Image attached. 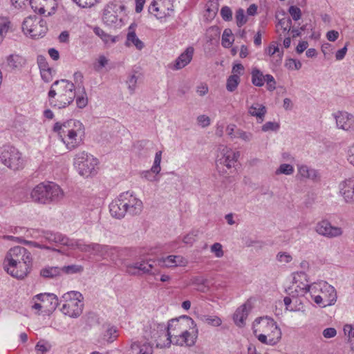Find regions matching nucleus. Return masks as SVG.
<instances>
[{"mask_svg":"<svg viewBox=\"0 0 354 354\" xmlns=\"http://www.w3.org/2000/svg\"><path fill=\"white\" fill-rule=\"evenodd\" d=\"M304 272L297 273L294 277L295 281V290L298 295H304L305 293L309 292L312 299L321 307L331 306L335 304L337 300V292L333 286L325 281L311 285L302 284V286L297 285L299 279H306Z\"/></svg>","mask_w":354,"mask_h":354,"instance_id":"1","label":"nucleus"},{"mask_svg":"<svg viewBox=\"0 0 354 354\" xmlns=\"http://www.w3.org/2000/svg\"><path fill=\"white\" fill-rule=\"evenodd\" d=\"M32 264L31 253L22 246H15L7 252L3 267L12 277L24 279L30 272Z\"/></svg>","mask_w":354,"mask_h":354,"instance_id":"2","label":"nucleus"},{"mask_svg":"<svg viewBox=\"0 0 354 354\" xmlns=\"http://www.w3.org/2000/svg\"><path fill=\"white\" fill-rule=\"evenodd\" d=\"M54 131L57 132L66 148L73 150L83 142L84 127L77 120H70L64 124L55 123Z\"/></svg>","mask_w":354,"mask_h":354,"instance_id":"3","label":"nucleus"},{"mask_svg":"<svg viewBox=\"0 0 354 354\" xmlns=\"http://www.w3.org/2000/svg\"><path fill=\"white\" fill-rule=\"evenodd\" d=\"M57 94L56 102L53 104L59 109L64 108L71 104L75 97V85L66 80L55 81L48 92L50 99L54 98Z\"/></svg>","mask_w":354,"mask_h":354,"instance_id":"4","label":"nucleus"},{"mask_svg":"<svg viewBox=\"0 0 354 354\" xmlns=\"http://www.w3.org/2000/svg\"><path fill=\"white\" fill-rule=\"evenodd\" d=\"M64 192L59 185L53 183H41L35 186L30 192L32 200L41 204H49L60 201Z\"/></svg>","mask_w":354,"mask_h":354,"instance_id":"5","label":"nucleus"},{"mask_svg":"<svg viewBox=\"0 0 354 354\" xmlns=\"http://www.w3.org/2000/svg\"><path fill=\"white\" fill-rule=\"evenodd\" d=\"M82 295L79 292L71 291L65 293L61 299L63 303L62 311L71 317H79L83 310Z\"/></svg>","mask_w":354,"mask_h":354,"instance_id":"6","label":"nucleus"},{"mask_svg":"<svg viewBox=\"0 0 354 354\" xmlns=\"http://www.w3.org/2000/svg\"><path fill=\"white\" fill-rule=\"evenodd\" d=\"M97 164V160L85 151L77 153L74 159V165L79 174L84 177H88L96 173Z\"/></svg>","mask_w":354,"mask_h":354,"instance_id":"7","label":"nucleus"},{"mask_svg":"<svg viewBox=\"0 0 354 354\" xmlns=\"http://www.w3.org/2000/svg\"><path fill=\"white\" fill-rule=\"evenodd\" d=\"M3 165L12 170H19L24 167V160L19 150L12 146H4L0 154Z\"/></svg>","mask_w":354,"mask_h":354,"instance_id":"8","label":"nucleus"},{"mask_svg":"<svg viewBox=\"0 0 354 354\" xmlns=\"http://www.w3.org/2000/svg\"><path fill=\"white\" fill-rule=\"evenodd\" d=\"M22 30L26 35L33 39L43 37L47 31L46 22L36 16L25 19L22 24Z\"/></svg>","mask_w":354,"mask_h":354,"instance_id":"9","label":"nucleus"},{"mask_svg":"<svg viewBox=\"0 0 354 354\" xmlns=\"http://www.w3.org/2000/svg\"><path fill=\"white\" fill-rule=\"evenodd\" d=\"M196 325L194 321L188 316L170 320L167 326V339L170 340L174 337H178L177 335L180 333L188 331Z\"/></svg>","mask_w":354,"mask_h":354,"instance_id":"10","label":"nucleus"},{"mask_svg":"<svg viewBox=\"0 0 354 354\" xmlns=\"http://www.w3.org/2000/svg\"><path fill=\"white\" fill-rule=\"evenodd\" d=\"M79 250L84 252H90L93 255L101 257L103 259H114L118 257V250L115 248L98 243L84 244L81 242L79 245Z\"/></svg>","mask_w":354,"mask_h":354,"instance_id":"11","label":"nucleus"},{"mask_svg":"<svg viewBox=\"0 0 354 354\" xmlns=\"http://www.w3.org/2000/svg\"><path fill=\"white\" fill-rule=\"evenodd\" d=\"M257 330L263 332L269 337V344H274L281 339V333L280 328L277 326L276 322L271 318H261L259 322L258 328L254 330L257 333Z\"/></svg>","mask_w":354,"mask_h":354,"instance_id":"12","label":"nucleus"},{"mask_svg":"<svg viewBox=\"0 0 354 354\" xmlns=\"http://www.w3.org/2000/svg\"><path fill=\"white\" fill-rule=\"evenodd\" d=\"M149 12L157 19L169 17L174 12L172 0H153L149 7Z\"/></svg>","mask_w":354,"mask_h":354,"instance_id":"13","label":"nucleus"},{"mask_svg":"<svg viewBox=\"0 0 354 354\" xmlns=\"http://www.w3.org/2000/svg\"><path fill=\"white\" fill-rule=\"evenodd\" d=\"M220 154L218 156L217 160V169L220 170L221 167H226L230 169L234 167L235 163L237 162L239 157V152L234 151L232 149L221 145L219 147Z\"/></svg>","mask_w":354,"mask_h":354,"instance_id":"14","label":"nucleus"},{"mask_svg":"<svg viewBox=\"0 0 354 354\" xmlns=\"http://www.w3.org/2000/svg\"><path fill=\"white\" fill-rule=\"evenodd\" d=\"M124 9V6L117 3L107 4L103 12V21L109 26L119 25L122 19L119 14Z\"/></svg>","mask_w":354,"mask_h":354,"instance_id":"15","label":"nucleus"},{"mask_svg":"<svg viewBox=\"0 0 354 354\" xmlns=\"http://www.w3.org/2000/svg\"><path fill=\"white\" fill-rule=\"evenodd\" d=\"M155 267L154 261H141L133 263H129L125 266V271L131 275H139L140 274H155L153 272Z\"/></svg>","mask_w":354,"mask_h":354,"instance_id":"16","label":"nucleus"},{"mask_svg":"<svg viewBox=\"0 0 354 354\" xmlns=\"http://www.w3.org/2000/svg\"><path fill=\"white\" fill-rule=\"evenodd\" d=\"M252 82L256 86H262L265 82L267 84V88L270 91H272L276 88V81L272 75L267 74L264 75L263 73L258 68L252 69Z\"/></svg>","mask_w":354,"mask_h":354,"instance_id":"17","label":"nucleus"},{"mask_svg":"<svg viewBox=\"0 0 354 354\" xmlns=\"http://www.w3.org/2000/svg\"><path fill=\"white\" fill-rule=\"evenodd\" d=\"M315 230L317 234L330 239L339 236L343 233L341 227L333 226L328 220L318 222Z\"/></svg>","mask_w":354,"mask_h":354,"instance_id":"18","label":"nucleus"},{"mask_svg":"<svg viewBox=\"0 0 354 354\" xmlns=\"http://www.w3.org/2000/svg\"><path fill=\"white\" fill-rule=\"evenodd\" d=\"M122 198L127 213L131 215L140 214L142 209V202L129 192L122 194Z\"/></svg>","mask_w":354,"mask_h":354,"instance_id":"19","label":"nucleus"},{"mask_svg":"<svg viewBox=\"0 0 354 354\" xmlns=\"http://www.w3.org/2000/svg\"><path fill=\"white\" fill-rule=\"evenodd\" d=\"M198 335V329L196 325L193 326L192 329L185 331V333H180L178 337H174L169 340V344H173L178 346H191L195 344Z\"/></svg>","mask_w":354,"mask_h":354,"instance_id":"20","label":"nucleus"},{"mask_svg":"<svg viewBox=\"0 0 354 354\" xmlns=\"http://www.w3.org/2000/svg\"><path fill=\"white\" fill-rule=\"evenodd\" d=\"M29 4L35 12L50 15L57 6V0H29Z\"/></svg>","mask_w":354,"mask_h":354,"instance_id":"21","label":"nucleus"},{"mask_svg":"<svg viewBox=\"0 0 354 354\" xmlns=\"http://www.w3.org/2000/svg\"><path fill=\"white\" fill-rule=\"evenodd\" d=\"M337 126L343 130L354 129V116L347 112H339L335 116Z\"/></svg>","mask_w":354,"mask_h":354,"instance_id":"22","label":"nucleus"},{"mask_svg":"<svg viewBox=\"0 0 354 354\" xmlns=\"http://www.w3.org/2000/svg\"><path fill=\"white\" fill-rule=\"evenodd\" d=\"M226 132L227 135L232 138H240L242 140L248 142L252 140L253 135L250 132L245 131L241 129L237 128L234 124H230L227 126Z\"/></svg>","mask_w":354,"mask_h":354,"instance_id":"23","label":"nucleus"},{"mask_svg":"<svg viewBox=\"0 0 354 354\" xmlns=\"http://www.w3.org/2000/svg\"><path fill=\"white\" fill-rule=\"evenodd\" d=\"M340 193L347 203H354V180L348 179L340 185Z\"/></svg>","mask_w":354,"mask_h":354,"instance_id":"24","label":"nucleus"},{"mask_svg":"<svg viewBox=\"0 0 354 354\" xmlns=\"http://www.w3.org/2000/svg\"><path fill=\"white\" fill-rule=\"evenodd\" d=\"M35 297L41 301L44 306V308L48 310H55L59 304V299L57 297L51 293L39 294Z\"/></svg>","mask_w":354,"mask_h":354,"instance_id":"25","label":"nucleus"},{"mask_svg":"<svg viewBox=\"0 0 354 354\" xmlns=\"http://www.w3.org/2000/svg\"><path fill=\"white\" fill-rule=\"evenodd\" d=\"M123 205L124 202L121 194L119 197L113 201L109 205V210L112 216L116 218H121L124 216L127 212Z\"/></svg>","mask_w":354,"mask_h":354,"instance_id":"26","label":"nucleus"},{"mask_svg":"<svg viewBox=\"0 0 354 354\" xmlns=\"http://www.w3.org/2000/svg\"><path fill=\"white\" fill-rule=\"evenodd\" d=\"M136 24H131L128 28L127 35L126 46H134L138 50H142L144 48V43L137 37L136 34Z\"/></svg>","mask_w":354,"mask_h":354,"instance_id":"27","label":"nucleus"},{"mask_svg":"<svg viewBox=\"0 0 354 354\" xmlns=\"http://www.w3.org/2000/svg\"><path fill=\"white\" fill-rule=\"evenodd\" d=\"M159 263H162V266L167 268H172L176 266H185L187 263V261L180 255H169L166 258L160 259Z\"/></svg>","mask_w":354,"mask_h":354,"instance_id":"28","label":"nucleus"},{"mask_svg":"<svg viewBox=\"0 0 354 354\" xmlns=\"http://www.w3.org/2000/svg\"><path fill=\"white\" fill-rule=\"evenodd\" d=\"M194 48L188 47L176 60L174 68L180 69L187 66L192 59Z\"/></svg>","mask_w":354,"mask_h":354,"instance_id":"29","label":"nucleus"},{"mask_svg":"<svg viewBox=\"0 0 354 354\" xmlns=\"http://www.w3.org/2000/svg\"><path fill=\"white\" fill-rule=\"evenodd\" d=\"M54 236L53 243L66 245L73 250H79V245H81V242L80 241L71 240L68 237L59 233H54Z\"/></svg>","mask_w":354,"mask_h":354,"instance_id":"30","label":"nucleus"},{"mask_svg":"<svg viewBox=\"0 0 354 354\" xmlns=\"http://www.w3.org/2000/svg\"><path fill=\"white\" fill-rule=\"evenodd\" d=\"M247 306V304L241 306L234 314V321L239 326L244 325V322L248 315L249 308H248Z\"/></svg>","mask_w":354,"mask_h":354,"instance_id":"31","label":"nucleus"},{"mask_svg":"<svg viewBox=\"0 0 354 354\" xmlns=\"http://www.w3.org/2000/svg\"><path fill=\"white\" fill-rule=\"evenodd\" d=\"M40 275L46 279H54L62 275L59 267L47 266L40 270Z\"/></svg>","mask_w":354,"mask_h":354,"instance_id":"32","label":"nucleus"},{"mask_svg":"<svg viewBox=\"0 0 354 354\" xmlns=\"http://www.w3.org/2000/svg\"><path fill=\"white\" fill-rule=\"evenodd\" d=\"M12 30L11 21L7 17H0V44L7 33Z\"/></svg>","mask_w":354,"mask_h":354,"instance_id":"33","label":"nucleus"},{"mask_svg":"<svg viewBox=\"0 0 354 354\" xmlns=\"http://www.w3.org/2000/svg\"><path fill=\"white\" fill-rule=\"evenodd\" d=\"M93 32L102 39V40L105 44H113L115 43L118 40V36H111L106 32H105L102 28L99 27H95L93 28Z\"/></svg>","mask_w":354,"mask_h":354,"instance_id":"34","label":"nucleus"},{"mask_svg":"<svg viewBox=\"0 0 354 354\" xmlns=\"http://www.w3.org/2000/svg\"><path fill=\"white\" fill-rule=\"evenodd\" d=\"M249 113L262 120L266 113V107L260 104H254L249 108Z\"/></svg>","mask_w":354,"mask_h":354,"instance_id":"35","label":"nucleus"},{"mask_svg":"<svg viewBox=\"0 0 354 354\" xmlns=\"http://www.w3.org/2000/svg\"><path fill=\"white\" fill-rule=\"evenodd\" d=\"M7 63L11 68H17L24 64V59L19 55L12 54L7 57Z\"/></svg>","mask_w":354,"mask_h":354,"instance_id":"36","label":"nucleus"},{"mask_svg":"<svg viewBox=\"0 0 354 354\" xmlns=\"http://www.w3.org/2000/svg\"><path fill=\"white\" fill-rule=\"evenodd\" d=\"M295 292H297L296 295L293 294V292H292L291 293H290V295H291V297H286L284 299H283V301H284V304L286 306V308L287 310H292V311H295V310H301V307H297V306H292L291 304L292 303H295L297 304V301H298V298H297V296H299V295H298V292L295 290Z\"/></svg>","mask_w":354,"mask_h":354,"instance_id":"37","label":"nucleus"},{"mask_svg":"<svg viewBox=\"0 0 354 354\" xmlns=\"http://www.w3.org/2000/svg\"><path fill=\"white\" fill-rule=\"evenodd\" d=\"M240 82V77L236 74H233L227 80L226 88L230 92L235 91Z\"/></svg>","mask_w":354,"mask_h":354,"instance_id":"38","label":"nucleus"},{"mask_svg":"<svg viewBox=\"0 0 354 354\" xmlns=\"http://www.w3.org/2000/svg\"><path fill=\"white\" fill-rule=\"evenodd\" d=\"M298 169L299 174L304 178L315 179L317 177V171L306 165L300 166Z\"/></svg>","mask_w":354,"mask_h":354,"instance_id":"39","label":"nucleus"},{"mask_svg":"<svg viewBox=\"0 0 354 354\" xmlns=\"http://www.w3.org/2000/svg\"><path fill=\"white\" fill-rule=\"evenodd\" d=\"M232 32L230 28L224 30L222 35V45L225 48H230L233 44Z\"/></svg>","mask_w":354,"mask_h":354,"instance_id":"40","label":"nucleus"},{"mask_svg":"<svg viewBox=\"0 0 354 354\" xmlns=\"http://www.w3.org/2000/svg\"><path fill=\"white\" fill-rule=\"evenodd\" d=\"M50 348L51 345L44 340L39 341L35 346V350L38 354H45L50 351Z\"/></svg>","mask_w":354,"mask_h":354,"instance_id":"41","label":"nucleus"},{"mask_svg":"<svg viewBox=\"0 0 354 354\" xmlns=\"http://www.w3.org/2000/svg\"><path fill=\"white\" fill-rule=\"evenodd\" d=\"M236 21L238 27H241L243 26L248 21L247 17L245 15L244 10L242 8H239L236 12Z\"/></svg>","mask_w":354,"mask_h":354,"instance_id":"42","label":"nucleus"},{"mask_svg":"<svg viewBox=\"0 0 354 354\" xmlns=\"http://www.w3.org/2000/svg\"><path fill=\"white\" fill-rule=\"evenodd\" d=\"M162 158V151H159L156 153L153 165L151 169L153 173L158 174L160 171V162Z\"/></svg>","mask_w":354,"mask_h":354,"instance_id":"43","label":"nucleus"},{"mask_svg":"<svg viewBox=\"0 0 354 354\" xmlns=\"http://www.w3.org/2000/svg\"><path fill=\"white\" fill-rule=\"evenodd\" d=\"M345 335L348 337V341L351 344L352 349L354 347V327L351 325L346 324L344 327Z\"/></svg>","mask_w":354,"mask_h":354,"instance_id":"44","label":"nucleus"},{"mask_svg":"<svg viewBox=\"0 0 354 354\" xmlns=\"http://www.w3.org/2000/svg\"><path fill=\"white\" fill-rule=\"evenodd\" d=\"M62 270V274H73L80 272L83 270V268L81 266L77 265H71L67 266H64L60 268Z\"/></svg>","mask_w":354,"mask_h":354,"instance_id":"45","label":"nucleus"},{"mask_svg":"<svg viewBox=\"0 0 354 354\" xmlns=\"http://www.w3.org/2000/svg\"><path fill=\"white\" fill-rule=\"evenodd\" d=\"M288 12L295 21H298L301 17V9L295 6H291L288 9Z\"/></svg>","mask_w":354,"mask_h":354,"instance_id":"46","label":"nucleus"},{"mask_svg":"<svg viewBox=\"0 0 354 354\" xmlns=\"http://www.w3.org/2000/svg\"><path fill=\"white\" fill-rule=\"evenodd\" d=\"M294 171L293 167L289 164H282L277 170L276 174H284L286 175L292 174Z\"/></svg>","mask_w":354,"mask_h":354,"instance_id":"47","label":"nucleus"},{"mask_svg":"<svg viewBox=\"0 0 354 354\" xmlns=\"http://www.w3.org/2000/svg\"><path fill=\"white\" fill-rule=\"evenodd\" d=\"M221 15L224 21H230L232 19V12L228 6H223L221 8Z\"/></svg>","mask_w":354,"mask_h":354,"instance_id":"48","label":"nucleus"},{"mask_svg":"<svg viewBox=\"0 0 354 354\" xmlns=\"http://www.w3.org/2000/svg\"><path fill=\"white\" fill-rule=\"evenodd\" d=\"M88 104V98L85 91H83V95L78 96L76 98V104L80 109L84 108Z\"/></svg>","mask_w":354,"mask_h":354,"instance_id":"49","label":"nucleus"},{"mask_svg":"<svg viewBox=\"0 0 354 354\" xmlns=\"http://www.w3.org/2000/svg\"><path fill=\"white\" fill-rule=\"evenodd\" d=\"M99 0H73L79 6L82 8H90L98 2Z\"/></svg>","mask_w":354,"mask_h":354,"instance_id":"50","label":"nucleus"},{"mask_svg":"<svg viewBox=\"0 0 354 354\" xmlns=\"http://www.w3.org/2000/svg\"><path fill=\"white\" fill-rule=\"evenodd\" d=\"M203 320H205L209 324L212 326H218L221 324V319L216 316H204Z\"/></svg>","mask_w":354,"mask_h":354,"instance_id":"51","label":"nucleus"},{"mask_svg":"<svg viewBox=\"0 0 354 354\" xmlns=\"http://www.w3.org/2000/svg\"><path fill=\"white\" fill-rule=\"evenodd\" d=\"M211 252L214 253L216 257L219 258L223 256L222 245L219 243H215L212 245Z\"/></svg>","mask_w":354,"mask_h":354,"instance_id":"52","label":"nucleus"},{"mask_svg":"<svg viewBox=\"0 0 354 354\" xmlns=\"http://www.w3.org/2000/svg\"><path fill=\"white\" fill-rule=\"evenodd\" d=\"M197 121L202 127H206L210 124V118L205 115L198 116Z\"/></svg>","mask_w":354,"mask_h":354,"instance_id":"53","label":"nucleus"},{"mask_svg":"<svg viewBox=\"0 0 354 354\" xmlns=\"http://www.w3.org/2000/svg\"><path fill=\"white\" fill-rule=\"evenodd\" d=\"M279 125L276 122H268L262 126V131H268L270 130L276 131L279 129Z\"/></svg>","mask_w":354,"mask_h":354,"instance_id":"54","label":"nucleus"},{"mask_svg":"<svg viewBox=\"0 0 354 354\" xmlns=\"http://www.w3.org/2000/svg\"><path fill=\"white\" fill-rule=\"evenodd\" d=\"M277 260L283 263H289L292 261V257L286 252H279L277 256Z\"/></svg>","mask_w":354,"mask_h":354,"instance_id":"55","label":"nucleus"},{"mask_svg":"<svg viewBox=\"0 0 354 354\" xmlns=\"http://www.w3.org/2000/svg\"><path fill=\"white\" fill-rule=\"evenodd\" d=\"M41 75L42 79L46 82H48L52 80L53 76H52V69L50 68L46 70H44L41 71Z\"/></svg>","mask_w":354,"mask_h":354,"instance_id":"56","label":"nucleus"},{"mask_svg":"<svg viewBox=\"0 0 354 354\" xmlns=\"http://www.w3.org/2000/svg\"><path fill=\"white\" fill-rule=\"evenodd\" d=\"M153 347L149 344H144L141 346L138 354H152Z\"/></svg>","mask_w":354,"mask_h":354,"instance_id":"57","label":"nucleus"},{"mask_svg":"<svg viewBox=\"0 0 354 354\" xmlns=\"http://www.w3.org/2000/svg\"><path fill=\"white\" fill-rule=\"evenodd\" d=\"M108 64V59L104 55H100L98 59V65L95 66L96 71H100Z\"/></svg>","mask_w":354,"mask_h":354,"instance_id":"58","label":"nucleus"},{"mask_svg":"<svg viewBox=\"0 0 354 354\" xmlns=\"http://www.w3.org/2000/svg\"><path fill=\"white\" fill-rule=\"evenodd\" d=\"M337 331L334 328H327L324 330L323 335L326 338H331L336 335Z\"/></svg>","mask_w":354,"mask_h":354,"instance_id":"59","label":"nucleus"},{"mask_svg":"<svg viewBox=\"0 0 354 354\" xmlns=\"http://www.w3.org/2000/svg\"><path fill=\"white\" fill-rule=\"evenodd\" d=\"M74 80L76 84H78L79 87H82L83 90L84 88L83 86V75L80 72H75L74 73Z\"/></svg>","mask_w":354,"mask_h":354,"instance_id":"60","label":"nucleus"},{"mask_svg":"<svg viewBox=\"0 0 354 354\" xmlns=\"http://www.w3.org/2000/svg\"><path fill=\"white\" fill-rule=\"evenodd\" d=\"M278 25L281 28H291L292 27V20L290 18H283L279 21Z\"/></svg>","mask_w":354,"mask_h":354,"instance_id":"61","label":"nucleus"},{"mask_svg":"<svg viewBox=\"0 0 354 354\" xmlns=\"http://www.w3.org/2000/svg\"><path fill=\"white\" fill-rule=\"evenodd\" d=\"M339 37V32L335 30H330L327 32L326 37L330 41H335Z\"/></svg>","mask_w":354,"mask_h":354,"instance_id":"62","label":"nucleus"},{"mask_svg":"<svg viewBox=\"0 0 354 354\" xmlns=\"http://www.w3.org/2000/svg\"><path fill=\"white\" fill-rule=\"evenodd\" d=\"M308 46L307 41H300L296 48V50L299 54H301L307 48Z\"/></svg>","mask_w":354,"mask_h":354,"instance_id":"63","label":"nucleus"},{"mask_svg":"<svg viewBox=\"0 0 354 354\" xmlns=\"http://www.w3.org/2000/svg\"><path fill=\"white\" fill-rule=\"evenodd\" d=\"M346 51H347V48H346V46H345L344 48L338 50L335 54V57L337 60H341L342 59L346 53Z\"/></svg>","mask_w":354,"mask_h":354,"instance_id":"64","label":"nucleus"}]
</instances>
